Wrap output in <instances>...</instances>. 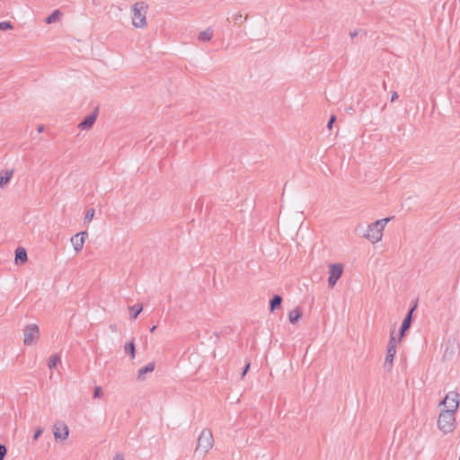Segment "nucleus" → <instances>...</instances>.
<instances>
[{
  "mask_svg": "<svg viewBox=\"0 0 460 460\" xmlns=\"http://www.w3.org/2000/svg\"><path fill=\"white\" fill-rule=\"evenodd\" d=\"M155 329H156V326H155V325H154L153 327H151V328H150V332H154Z\"/></svg>",
  "mask_w": 460,
  "mask_h": 460,
  "instance_id": "ea45409f",
  "label": "nucleus"
},
{
  "mask_svg": "<svg viewBox=\"0 0 460 460\" xmlns=\"http://www.w3.org/2000/svg\"><path fill=\"white\" fill-rule=\"evenodd\" d=\"M358 31H354L352 32L349 33V36L353 39L355 38L356 36H358Z\"/></svg>",
  "mask_w": 460,
  "mask_h": 460,
  "instance_id": "4c0bfd02",
  "label": "nucleus"
},
{
  "mask_svg": "<svg viewBox=\"0 0 460 460\" xmlns=\"http://www.w3.org/2000/svg\"><path fill=\"white\" fill-rule=\"evenodd\" d=\"M110 329L113 332H116L117 330H118V326L117 324H111L110 325Z\"/></svg>",
  "mask_w": 460,
  "mask_h": 460,
  "instance_id": "e433bc0d",
  "label": "nucleus"
},
{
  "mask_svg": "<svg viewBox=\"0 0 460 460\" xmlns=\"http://www.w3.org/2000/svg\"><path fill=\"white\" fill-rule=\"evenodd\" d=\"M7 453V449L4 445L0 443V460H4Z\"/></svg>",
  "mask_w": 460,
  "mask_h": 460,
  "instance_id": "a878e982",
  "label": "nucleus"
},
{
  "mask_svg": "<svg viewBox=\"0 0 460 460\" xmlns=\"http://www.w3.org/2000/svg\"><path fill=\"white\" fill-rule=\"evenodd\" d=\"M417 307V304H415L409 311L408 313L406 314L402 323V327H403V329H407L409 330L411 325V323H412V314L414 312V310L416 309Z\"/></svg>",
  "mask_w": 460,
  "mask_h": 460,
  "instance_id": "9b49d317",
  "label": "nucleus"
},
{
  "mask_svg": "<svg viewBox=\"0 0 460 460\" xmlns=\"http://www.w3.org/2000/svg\"><path fill=\"white\" fill-rule=\"evenodd\" d=\"M43 130H44V126H43V125H40V126L38 127V132H39V133H41Z\"/></svg>",
  "mask_w": 460,
  "mask_h": 460,
  "instance_id": "58836bf2",
  "label": "nucleus"
},
{
  "mask_svg": "<svg viewBox=\"0 0 460 460\" xmlns=\"http://www.w3.org/2000/svg\"><path fill=\"white\" fill-rule=\"evenodd\" d=\"M53 429V434L56 439L65 440L67 438L69 430L65 423L57 422Z\"/></svg>",
  "mask_w": 460,
  "mask_h": 460,
  "instance_id": "6e6552de",
  "label": "nucleus"
},
{
  "mask_svg": "<svg viewBox=\"0 0 460 460\" xmlns=\"http://www.w3.org/2000/svg\"><path fill=\"white\" fill-rule=\"evenodd\" d=\"M13 29V25L11 22H0V31H8Z\"/></svg>",
  "mask_w": 460,
  "mask_h": 460,
  "instance_id": "b1692460",
  "label": "nucleus"
},
{
  "mask_svg": "<svg viewBox=\"0 0 460 460\" xmlns=\"http://www.w3.org/2000/svg\"><path fill=\"white\" fill-rule=\"evenodd\" d=\"M62 15H63V13L59 10H55L54 12H52L51 14H49L45 19V22L47 23H52V22H58L61 19Z\"/></svg>",
  "mask_w": 460,
  "mask_h": 460,
  "instance_id": "dca6fc26",
  "label": "nucleus"
},
{
  "mask_svg": "<svg viewBox=\"0 0 460 460\" xmlns=\"http://www.w3.org/2000/svg\"><path fill=\"white\" fill-rule=\"evenodd\" d=\"M343 272V266L341 263L331 264L329 270L328 286L333 288L338 279L341 277Z\"/></svg>",
  "mask_w": 460,
  "mask_h": 460,
  "instance_id": "423d86ee",
  "label": "nucleus"
},
{
  "mask_svg": "<svg viewBox=\"0 0 460 460\" xmlns=\"http://www.w3.org/2000/svg\"><path fill=\"white\" fill-rule=\"evenodd\" d=\"M336 121V116L335 115H332L328 123H327V128L328 129H332V125L333 123Z\"/></svg>",
  "mask_w": 460,
  "mask_h": 460,
  "instance_id": "c85d7f7f",
  "label": "nucleus"
},
{
  "mask_svg": "<svg viewBox=\"0 0 460 460\" xmlns=\"http://www.w3.org/2000/svg\"><path fill=\"white\" fill-rule=\"evenodd\" d=\"M28 260L26 250L22 247H18L15 250V261L24 263Z\"/></svg>",
  "mask_w": 460,
  "mask_h": 460,
  "instance_id": "ddd939ff",
  "label": "nucleus"
},
{
  "mask_svg": "<svg viewBox=\"0 0 460 460\" xmlns=\"http://www.w3.org/2000/svg\"><path fill=\"white\" fill-rule=\"evenodd\" d=\"M102 395V390L100 386L94 388L93 397L100 398Z\"/></svg>",
  "mask_w": 460,
  "mask_h": 460,
  "instance_id": "bb28decb",
  "label": "nucleus"
},
{
  "mask_svg": "<svg viewBox=\"0 0 460 460\" xmlns=\"http://www.w3.org/2000/svg\"><path fill=\"white\" fill-rule=\"evenodd\" d=\"M391 345H395L396 346V340L394 337V332H392L390 340H389V342H388V346H391Z\"/></svg>",
  "mask_w": 460,
  "mask_h": 460,
  "instance_id": "2f4dec72",
  "label": "nucleus"
},
{
  "mask_svg": "<svg viewBox=\"0 0 460 460\" xmlns=\"http://www.w3.org/2000/svg\"><path fill=\"white\" fill-rule=\"evenodd\" d=\"M394 356L386 354L385 362H384V369L386 372H390L393 368V361H394Z\"/></svg>",
  "mask_w": 460,
  "mask_h": 460,
  "instance_id": "aec40b11",
  "label": "nucleus"
},
{
  "mask_svg": "<svg viewBox=\"0 0 460 460\" xmlns=\"http://www.w3.org/2000/svg\"><path fill=\"white\" fill-rule=\"evenodd\" d=\"M407 329H403V327L401 326L399 331V341L405 335V332H407Z\"/></svg>",
  "mask_w": 460,
  "mask_h": 460,
  "instance_id": "473e14b6",
  "label": "nucleus"
},
{
  "mask_svg": "<svg viewBox=\"0 0 460 460\" xmlns=\"http://www.w3.org/2000/svg\"><path fill=\"white\" fill-rule=\"evenodd\" d=\"M13 176V171H6L5 174L0 178V187L4 188Z\"/></svg>",
  "mask_w": 460,
  "mask_h": 460,
  "instance_id": "5701e85b",
  "label": "nucleus"
},
{
  "mask_svg": "<svg viewBox=\"0 0 460 460\" xmlns=\"http://www.w3.org/2000/svg\"><path fill=\"white\" fill-rule=\"evenodd\" d=\"M113 460H124V456L122 454H119V453H117L114 456H113Z\"/></svg>",
  "mask_w": 460,
  "mask_h": 460,
  "instance_id": "72a5a7b5",
  "label": "nucleus"
},
{
  "mask_svg": "<svg viewBox=\"0 0 460 460\" xmlns=\"http://www.w3.org/2000/svg\"><path fill=\"white\" fill-rule=\"evenodd\" d=\"M93 217H94V209L90 208L85 213L84 220L89 222L93 218Z\"/></svg>",
  "mask_w": 460,
  "mask_h": 460,
  "instance_id": "393cba45",
  "label": "nucleus"
},
{
  "mask_svg": "<svg viewBox=\"0 0 460 460\" xmlns=\"http://www.w3.org/2000/svg\"><path fill=\"white\" fill-rule=\"evenodd\" d=\"M147 9L148 5L143 1L137 2L132 6V24L136 28H143L146 25V15Z\"/></svg>",
  "mask_w": 460,
  "mask_h": 460,
  "instance_id": "f257e3e1",
  "label": "nucleus"
},
{
  "mask_svg": "<svg viewBox=\"0 0 460 460\" xmlns=\"http://www.w3.org/2000/svg\"><path fill=\"white\" fill-rule=\"evenodd\" d=\"M214 439L213 435L210 429H205L201 431L199 438L198 445L195 452H201L202 454H207L213 447Z\"/></svg>",
  "mask_w": 460,
  "mask_h": 460,
  "instance_id": "7ed1b4c3",
  "label": "nucleus"
},
{
  "mask_svg": "<svg viewBox=\"0 0 460 460\" xmlns=\"http://www.w3.org/2000/svg\"><path fill=\"white\" fill-rule=\"evenodd\" d=\"M383 234L380 230L375 229L371 225L368 226L365 237L371 241L373 243L379 242L382 239Z\"/></svg>",
  "mask_w": 460,
  "mask_h": 460,
  "instance_id": "9d476101",
  "label": "nucleus"
},
{
  "mask_svg": "<svg viewBox=\"0 0 460 460\" xmlns=\"http://www.w3.org/2000/svg\"><path fill=\"white\" fill-rule=\"evenodd\" d=\"M283 299L279 295H274L272 298L270 300V309L271 312L279 308L281 305Z\"/></svg>",
  "mask_w": 460,
  "mask_h": 460,
  "instance_id": "2eb2a0df",
  "label": "nucleus"
},
{
  "mask_svg": "<svg viewBox=\"0 0 460 460\" xmlns=\"http://www.w3.org/2000/svg\"><path fill=\"white\" fill-rule=\"evenodd\" d=\"M23 343L26 346L35 344L40 339V330L37 324H27L23 330Z\"/></svg>",
  "mask_w": 460,
  "mask_h": 460,
  "instance_id": "20e7f679",
  "label": "nucleus"
},
{
  "mask_svg": "<svg viewBox=\"0 0 460 460\" xmlns=\"http://www.w3.org/2000/svg\"><path fill=\"white\" fill-rule=\"evenodd\" d=\"M242 22H243L242 21V14L241 13L236 14L235 17H234V22L235 23H238V22L241 23Z\"/></svg>",
  "mask_w": 460,
  "mask_h": 460,
  "instance_id": "f704fd0d",
  "label": "nucleus"
},
{
  "mask_svg": "<svg viewBox=\"0 0 460 460\" xmlns=\"http://www.w3.org/2000/svg\"><path fill=\"white\" fill-rule=\"evenodd\" d=\"M125 352L130 356L131 358H135L136 355V347L134 341H131L130 342L125 344L124 347Z\"/></svg>",
  "mask_w": 460,
  "mask_h": 460,
  "instance_id": "6ab92c4d",
  "label": "nucleus"
},
{
  "mask_svg": "<svg viewBox=\"0 0 460 460\" xmlns=\"http://www.w3.org/2000/svg\"><path fill=\"white\" fill-rule=\"evenodd\" d=\"M42 432H43L42 429H38L33 435V440H37L39 438V437L42 434Z\"/></svg>",
  "mask_w": 460,
  "mask_h": 460,
  "instance_id": "7c9ffc66",
  "label": "nucleus"
},
{
  "mask_svg": "<svg viewBox=\"0 0 460 460\" xmlns=\"http://www.w3.org/2000/svg\"><path fill=\"white\" fill-rule=\"evenodd\" d=\"M213 37V31L211 29H207L199 33L198 39L202 41H209Z\"/></svg>",
  "mask_w": 460,
  "mask_h": 460,
  "instance_id": "a211bd4d",
  "label": "nucleus"
},
{
  "mask_svg": "<svg viewBox=\"0 0 460 460\" xmlns=\"http://www.w3.org/2000/svg\"><path fill=\"white\" fill-rule=\"evenodd\" d=\"M456 424L455 412L442 410L438 415V427L445 434L454 430Z\"/></svg>",
  "mask_w": 460,
  "mask_h": 460,
  "instance_id": "f03ea898",
  "label": "nucleus"
},
{
  "mask_svg": "<svg viewBox=\"0 0 460 460\" xmlns=\"http://www.w3.org/2000/svg\"><path fill=\"white\" fill-rule=\"evenodd\" d=\"M99 112V108L96 107L93 111L87 115L78 125V128L82 130H89L96 121Z\"/></svg>",
  "mask_w": 460,
  "mask_h": 460,
  "instance_id": "0eeeda50",
  "label": "nucleus"
},
{
  "mask_svg": "<svg viewBox=\"0 0 460 460\" xmlns=\"http://www.w3.org/2000/svg\"><path fill=\"white\" fill-rule=\"evenodd\" d=\"M302 317V310L299 307L295 308L288 314L289 322L295 324Z\"/></svg>",
  "mask_w": 460,
  "mask_h": 460,
  "instance_id": "4468645a",
  "label": "nucleus"
},
{
  "mask_svg": "<svg viewBox=\"0 0 460 460\" xmlns=\"http://www.w3.org/2000/svg\"><path fill=\"white\" fill-rule=\"evenodd\" d=\"M143 306L141 305H134L130 307V317L136 319L142 312Z\"/></svg>",
  "mask_w": 460,
  "mask_h": 460,
  "instance_id": "412c9836",
  "label": "nucleus"
},
{
  "mask_svg": "<svg viewBox=\"0 0 460 460\" xmlns=\"http://www.w3.org/2000/svg\"><path fill=\"white\" fill-rule=\"evenodd\" d=\"M396 353V347L395 345L387 346V351L386 354L394 356Z\"/></svg>",
  "mask_w": 460,
  "mask_h": 460,
  "instance_id": "cd10ccee",
  "label": "nucleus"
},
{
  "mask_svg": "<svg viewBox=\"0 0 460 460\" xmlns=\"http://www.w3.org/2000/svg\"><path fill=\"white\" fill-rule=\"evenodd\" d=\"M440 404L444 405V411L455 412L459 406V394L455 391L447 393Z\"/></svg>",
  "mask_w": 460,
  "mask_h": 460,
  "instance_id": "39448f33",
  "label": "nucleus"
},
{
  "mask_svg": "<svg viewBox=\"0 0 460 460\" xmlns=\"http://www.w3.org/2000/svg\"><path fill=\"white\" fill-rule=\"evenodd\" d=\"M249 368H250V362L248 361V362L245 364V366H244V367H243V372H242V375H241V377H242V378H243V377H244V376H245V375H246V373L248 372Z\"/></svg>",
  "mask_w": 460,
  "mask_h": 460,
  "instance_id": "c756f323",
  "label": "nucleus"
},
{
  "mask_svg": "<svg viewBox=\"0 0 460 460\" xmlns=\"http://www.w3.org/2000/svg\"><path fill=\"white\" fill-rule=\"evenodd\" d=\"M391 220V217L383 218L380 220H376V222L370 224L374 226L375 229L380 230V233L383 232L385 225Z\"/></svg>",
  "mask_w": 460,
  "mask_h": 460,
  "instance_id": "f3484780",
  "label": "nucleus"
},
{
  "mask_svg": "<svg viewBox=\"0 0 460 460\" xmlns=\"http://www.w3.org/2000/svg\"><path fill=\"white\" fill-rule=\"evenodd\" d=\"M155 370V362H150L148 363L146 366L141 367L139 370H138V376H137V379L138 380H144L145 379V375L147 374V373H151Z\"/></svg>",
  "mask_w": 460,
  "mask_h": 460,
  "instance_id": "f8f14e48",
  "label": "nucleus"
},
{
  "mask_svg": "<svg viewBox=\"0 0 460 460\" xmlns=\"http://www.w3.org/2000/svg\"><path fill=\"white\" fill-rule=\"evenodd\" d=\"M398 98V93L394 92L391 95V102H394Z\"/></svg>",
  "mask_w": 460,
  "mask_h": 460,
  "instance_id": "c9c22d12",
  "label": "nucleus"
},
{
  "mask_svg": "<svg viewBox=\"0 0 460 460\" xmlns=\"http://www.w3.org/2000/svg\"><path fill=\"white\" fill-rule=\"evenodd\" d=\"M60 362V357L58 354L52 355L49 359L48 366L50 369L57 367L58 364Z\"/></svg>",
  "mask_w": 460,
  "mask_h": 460,
  "instance_id": "4be33fe9",
  "label": "nucleus"
},
{
  "mask_svg": "<svg viewBox=\"0 0 460 460\" xmlns=\"http://www.w3.org/2000/svg\"><path fill=\"white\" fill-rule=\"evenodd\" d=\"M87 236V232H81L71 237V243L76 252H80Z\"/></svg>",
  "mask_w": 460,
  "mask_h": 460,
  "instance_id": "1a4fd4ad",
  "label": "nucleus"
}]
</instances>
